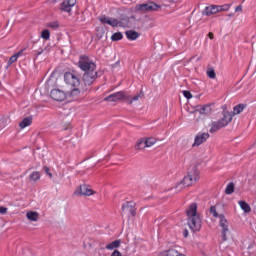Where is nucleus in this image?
I'll return each mask as SVG.
<instances>
[{
	"instance_id": "nucleus-4",
	"label": "nucleus",
	"mask_w": 256,
	"mask_h": 256,
	"mask_svg": "<svg viewBox=\"0 0 256 256\" xmlns=\"http://www.w3.org/2000/svg\"><path fill=\"white\" fill-rule=\"evenodd\" d=\"M233 121V114L229 111L223 112V117L215 122H212V126L210 128V133H217L219 129H223V127H227L229 123Z\"/></svg>"
},
{
	"instance_id": "nucleus-2",
	"label": "nucleus",
	"mask_w": 256,
	"mask_h": 256,
	"mask_svg": "<svg viewBox=\"0 0 256 256\" xmlns=\"http://www.w3.org/2000/svg\"><path fill=\"white\" fill-rule=\"evenodd\" d=\"M188 225L192 231H201V217L197 213V203H192L186 210Z\"/></svg>"
},
{
	"instance_id": "nucleus-20",
	"label": "nucleus",
	"mask_w": 256,
	"mask_h": 256,
	"mask_svg": "<svg viewBox=\"0 0 256 256\" xmlns=\"http://www.w3.org/2000/svg\"><path fill=\"white\" fill-rule=\"evenodd\" d=\"M239 205L242 211H244V213H251V206H249L247 202L241 200L239 201Z\"/></svg>"
},
{
	"instance_id": "nucleus-18",
	"label": "nucleus",
	"mask_w": 256,
	"mask_h": 256,
	"mask_svg": "<svg viewBox=\"0 0 256 256\" xmlns=\"http://www.w3.org/2000/svg\"><path fill=\"white\" fill-rule=\"evenodd\" d=\"M21 55H23V50L19 51L18 53L12 55L8 61V67H11V65H13V63L17 62V59H19V57H21Z\"/></svg>"
},
{
	"instance_id": "nucleus-42",
	"label": "nucleus",
	"mask_w": 256,
	"mask_h": 256,
	"mask_svg": "<svg viewBox=\"0 0 256 256\" xmlns=\"http://www.w3.org/2000/svg\"><path fill=\"white\" fill-rule=\"evenodd\" d=\"M41 53H43V50H41L40 52H38L37 55H41Z\"/></svg>"
},
{
	"instance_id": "nucleus-36",
	"label": "nucleus",
	"mask_w": 256,
	"mask_h": 256,
	"mask_svg": "<svg viewBox=\"0 0 256 256\" xmlns=\"http://www.w3.org/2000/svg\"><path fill=\"white\" fill-rule=\"evenodd\" d=\"M5 213H7V208L0 206V215H5Z\"/></svg>"
},
{
	"instance_id": "nucleus-3",
	"label": "nucleus",
	"mask_w": 256,
	"mask_h": 256,
	"mask_svg": "<svg viewBox=\"0 0 256 256\" xmlns=\"http://www.w3.org/2000/svg\"><path fill=\"white\" fill-rule=\"evenodd\" d=\"M210 213L215 219L219 218V226L221 227L222 241H227V233H229V224L225 215L217 212V205L210 207Z\"/></svg>"
},
{
	"instance_id": "nucleus-24",
	"label": "nucleus",
	"mask_w": 256,
	"mask_h": 256,
	"mask_svg": "<svg viewBox=\"0 0 256 256\" xmlns=\"http://www.w3.org/2000/svg\"><path fill=\"white\" fill-rule=\"evenodd\" d=\"M145 148H147V143H146V140H145V138H142V139H140L138 142H137V144H136V146H135V149H145Z\"/></svg>"
},
{
	"instance_id": "nucleus-28",
	"label": "nucleus",
	"mask_w": 256,
	"mask_h": 256,
	"mask_svg": "<svg viewBox=\"0 0 256 256\" xmlns=\"http://www.w3.org/2000/svg\"><path fill=\"white\" fill-rule=\"evenodd\" d=\"M146 141V147H153V145H155V143H157V139H155L154 137H150V138H145Z\"/></svg>"
},
{
	"instance_id": "nucleus-14",
	"label": "nucleus",
	"mask_w": 256,
	"mask_h": 256,
	"mask_svg": "<svg viewBox=\"0 0 256 256\" xmlns=\"http://www.w3.org/2000/svg\"><path fill=\"white\" fill-rule=\"evenodd\" d=\"M94 194L95 192L85 184L80 185L79 188H77V190L75 191V195H84L86 197H90V195H94Z\"/></svg>"
},
{
	"instance_id": "nucleus-30",
	"label": "nucleus",
	"mask_w": 256,
	"mask_h": 256,
	"mask_svg": "<svg viewBox=\"0 0 256 256\" xmlns=\"http://www.w3.org/2000/svg\"><path fill=\"white\" fill-rule=\"evenodd\" d=\"M112 41H121L123 39V34L121 32H116L111 36Z\"/></svg>"
},
{
	"instance_id": "nucleus-10",
	"label": "nucleus",
	"mask_w": 256,
	"mask_h": 256,
	"mask_svg": "<svg viewBox=\"0 0 256 256\" xmlns=\"http://www.w3.org/2000/svg\"><path fill=\"white\" fill-rule=\"evenodd\" d=\"M123 99H128V97L125 95V92L120 91L107 96L104 98V101H107L108 103H117V101H123Z\"/></svg>"
},
{
	"instance_id": "nucleus-15",
	"label": "nucleus",
	"mask_w": 256,
	"mask_h": 256,
	"mask_svg": "<svg viewBox=\"0 0 256 256\" xmlns=\"http://www.w3.org/2000/svg\"><path fill=\"white\" fill-rule=\"evenodd\" d=\"M125 35L129 41H137V39H139L140 36L139 32L135 30H127L125 32Z\"/></svg>"
},
{
	"instance_id": "nucleus-11",
	"label": "nucleus",
	"mask_w": 256,
	"mask_h": 256,
	"mask_svg": "<svg viewBox=\"0 0 256 256\" xmlns=\"http://www.w3.org/2000/svg\"><path fill=\"white\" fill-rule=\"evenodd\" d=\"M50 97L54 100V101H65L67 99V93H65V91L60 90V89H53L50 92Z\"/></svg>"
},
{
	"instance_id": "nucleus-27",
	"label": "nucleus",
	"mask_w": 256,
	"mask_h": 256,
	"mask_svg": "<svg viewBox=\"0 0 256 256\" xmlns=\"http://www.w3.org/2000/svg\"><path fill=\"white\" fill-rule=\"evenodd\" d=\"M166 256H185V255L179 253V251H177L175 248H171L167 251Z\"/></svg>"
},
{
	"instance_id": "nucleus-39",
	"label": "nucleus",
	"mask_w": 256,
	"mask_h": 256,
	"mask_svg": "<svg viewBox=\"0 0 256 256\" xmlns=\"http://www.w3.org/2000/svg\"><path fill=\"white\" fill-rule=\"evenodd\" d=\"M111 256H122V255H121V252H119V250H114Z\"/></svg>"
},
{
	"instance_id": "nucleus-16",
	"label": "nucleus",
	"mask_w": 256,
	"mask_h": 256,
	"mask_svg": "<svg viewBox=\"0 0 256 256\" xmlns=\"http://www.w3.org/2000/svg\"><path fill=\"white\" fill-rule=\"evenodd\" d=\"M32 123H33V117L29 116V117L24 118L19 123V127H20V129H25V127L31 126Z\"/></svg>"
},
{
	"instance_id": "nucleus-22",
	"label": "nucleus",
	"mask_w": 256,
	"mask_h": 256,
	"mask_svg": "<svg viewBox=\"0 0 256 256\" xmlns=\"http://www.w3.org/2000/svg\"><path fill=\"white\" fill-rule=\"evenodd\" d=\"M108 25H110V27H123V23L115 18H109Z\"/></svg>"
},
{
	"instance_id": "nucleus-41",
	"label": "nucleus",
	"mask_w": 256,
	"mask_h": 256,
	"mask_svg": "<svg viewBox=\"0 0 256 256\" xmlns=\"http://www.w3.org/2000/svg\"><path fill=\"white\" fill-rule=\"evenodd\" d=\"M208 37H209L210 39H213V32H209Z\"/></svg>"
},
{
	"instance_id": "nucleus-33",
	"label": "nucleus",
	"mask_w": 256,
	"mask_h": 256,
	"mask_svg": "<svg viewBox=\"0 0 256 256\" xmlns=\"http://www.w3.org/2000/svg\"><path fill=\"white\" fill-rule=\"evenodd\" d=\"M47 27H50V29H59V22L54 21L47 24Z\"/></svg>"
},
{
	"instance_id": "nucleus-21",
	"label": "nucleus",
	"mask_w": 256,
	"mask_h": 256,
	"mask_svg": "<svg viewBox=\"0 0 256 256\" xmlns=\"http://www.w3.org/2000/svg\"><path fill=\"white\" fill-rule=\"evenodd\" d=\"M26 217L29 219V221H39V213L37 212H27Z\"/></svg>"
},
{
	"instance_id": "nucleus-5",
	"label": "nucleus",
	"mask_w": 256,
	"mask_h": 256,
	"mask_svg": "<svg viewBox=\"0 0 256 256\" xmlns=\"http://www.w3.org/2000/svg\"><path fill=\"white\" fill-rule=\"evenodd\" d=\"M229 9H231V4L210 5L204 8L202 15L211 17V15H217V13H221V11H229Z\"/></svg>"
},
{
	"instance_id": "nucleus-17",
	"label": "nucleus",
	"mask_w": 256,
	"mask_h": 256,
	"mask_svg": "<svg viewBox=\"0 0 256 256\" xmlns=\"http://www.w3.org/2000/svg\"><path fill=\"white\" fill-rule=\"evenodd\" d=\"M200 113V115H210L211 114V106L205 105L200 106L196 109Z\"/></svg>"
},
{
	"instance_id": "nucleus-25",
	"label": "nucleus",
	"mask_w": 256,
	"mask_h": 256,
	"mask_svg": "<svg viewBox=\"0 0 256 256\" xmlns=\"http://www.w3.org/2000/svg\"><path fill=\"white\" fill-rule=\"evenodd\" d=\"M234 191H235V184H233V182H230L225 189V193L226 195H231L232 193H234Z\"/></svg>"
},
{
	"instance_id": "nucleus-35",
	"label": "nucleus",
	"mask_w": 256,
	"mask_h": 256,
	"mask_svg": "<svg viewBox=\"0 0 256 256\" xmlns=\"http://www.w3.org/2000/svg\"><path fill=\"white\" fill-rule=\"evenodd\" d=\"M141 98V94H138L136 96H134L130 101H129V105L133 104V101H139V99Z\"/></svg>"
},
{
	"instance_id": "nucleus-12",
	"label": "nucleus",
	"mask_w": 256,
	"mask_h": 256,
	"mask_svg": "<svg viewBox=\"0 0 256 256\" xmlns=\"http://www.w3.org/2000/svg\"><path fill=\"white\" fill-rule=\"evenodd\" d=\"M210 135L209 133H198L195 136L194 143L192 144V147H199V145H203L207 139H209Z\"/></svg>"
},
{
	"instance_id": "nucleus-19",
	"label": "nucleus",
	"mask_w": 256,
	"mask_h": 256,
	"mask_svg": "<svg viewBox=\"0 0 256 256\" xmlns=\"http://www.w3.org/2000/svg\"><path fill=\"white\" fill-rule=\"evenodd\" d=\"M120 245H121V240H115V241L111 242L110 244H107L105 248L108 251H113V249H117Z\"/></svg>"
},
{
	"instance_id": "nucleus-40",
	"label": "nucleus",
	"mask_w": 256,
	"mask_h": 256,
	"mask_svg": "<svg viewBox=\"0 0 256 256\" xmlns=\"http://www.w3.org/2000/svg\"><path fill=\"white\" fill-rule=\"evenodd\" d=\"M183 236H184L185 238L189 237V231L184 230Z\"/></svg>"
},
{
	"instance_id": "nucleus-8",
	"label": "nucleus",
	"mask_w": 256,
	"mask_h": 256,
	"mask_svg": "<svg viewBox=\"0 0 256 256\" xmlns=\"http://www.w3.org/2000/svg\"><path fill=\"white\" fill-rule=\"evenodd\" d=\"M64 81H65L66 85L73 87L72 95L79 93V90L77 89V87H79V85H81V82L79 81V78L75 76V74H73L71 72H66L64 74Z\"/></svg>"
},
{
	"instance_id": "nucleus-29",
	"label": "nucleus",
	"mask_w": 256,
	"mask_h": 256,
	"mask_svg": "<svg viewBox=\"0 0 256 256\" xmlns=\"http://www.w3.org/2000/svg\"><path fill=\"white\" fill-rule=\"evenodd\" d=\"M206 73L209 79H215V77H217V74L215 73V69L213 68H208Z\"/></svg>"
},
{
	"instance_id": "nucleus-31",
	"label": "nucleus",
	"mask_w": 256,
	"mask_h": 256,
	"mask_svg": "<svg viewBox=\"0 0 256 256\" xmlns=\"http://www.w3.org/2000/svg\"><path fill=\"white\" fill-rule=\"evenodd\" d=\"M31 181H39L41 179V174L38 171L33 172L30 175Z\"/></svg>"
},
{
	"instance_id": "nucleus-38",
	"label": "nucleus",
	"mask_w": 256,
	"mask_h": 256,
	"mask_svg": "<svg viewBox=\"0 0 256 256\" xmlns=\"http://www.w3.org/2000/svg\"><path fill=\"white\" fill-rule=\"evenodd\" d=\"M44 171L47 175H49V177H53V174H51L50 170H49V167L45 166L44 167Z\"/></svg>"
},
{
	"instance_id": "nucleus-1",
	"label": "nucleus",
	"mask_w": 256,
	"mask_h": 256,
	"mask_svg": "<svg viewBox=\"0 0 256 256\" xmlns=\"http://www.w3.org/2000/svg\"><path fill=\"white\" fill-rule=\"evenodd\" d=\"M77 65L81 71H84L82 76L84 85H93L95 79H97V64L89 56L82 55L79 57Z\"/></svg>"
},
{
	"instance_id": "nucleus-37",
	"label": "nucleus",
	"mask_w": 256,
	"mask_h": 256,
	"mask_svg": "<svg viewBox=\"0 0 256 256\" xmlns=\"http://www.w3.org/2000/svg\"><path fill=\"white\" fill-rule=\"evenodd\" d=\"M241 11H243V6H242V5H238V6L235 8V13H241Z\"/></svg>"
},
{
	"instance_id": "nucleus-9",
	"label": "nucleus",
	"mask_w": 256,
	"mask_h": 256,
	"mask_svg": "<svg viewBox=\"0 0 256 256\" xmlns=\"http://www.w3.org/2000/svg\"><path fill=\"white\" fill-rule=\"evenodd\" d=\"M121 215H131L132 217H135L137 215V209L135 208L134 202H126L122 205L121 208Z\"/></svg>"
},
{
	"instance_id": "nucleus-43",
	"label": "nucleus",
	"mask_w": 256,
	"mask_h": 256,
	"mask_svg": "<svg viewBox=\"0 0 256 256\" xmlns=\"http://www.w3.org/2000/svg\"><path fill=\"white\" fill-rule=\"evenodd\" d=\"M5 120H1V123H3Z\"/></svg>"
},
{
	"instance_id": "nucleus-34",
	"label": "nucleus",
	"mask_w": 256,
	"mask_h": 256,
	"mask_svg": "<svg viewBox=\"0 0 256 256\" xmlns=\"http://www.w3.org/2000/svg\"><path fill=\"white\" fill-rule=\"evenodd\" d=\"M183 95L186 99H191L193 97V94H191V92L184 90L183 91Z\"/></svg>"
},
{
	"instance_id": "nucleus-7",
	"label": "nucleus",
	"mask_w": 256,
	"mask_h": 256,
	"mask_svg": "<svg viewBox=\"0 0 256 256\" xmlns=\"http://www.w3.org/2000/svg\"><path fill=\"white\" fill-rule=\"evenodd\" d=\"M161 9V5L153 1L146 2L144 4H138L135 7L136 13H153Z\"/></svg>"
},
{
	"instance_id": "nucleus-32",
	"label": "nucleus",
	"mask_w": 256,
	"mask_h": 256,
	"mask_svg": "<svg viewBox=\"0 0 256 256\" xmlns=\"http://www.w3.org/2000/svg\"><path fill=\"white\" fill-rule=\"evenodd\" d=\"M110 18L111 17H107V16L103 15V16H100L99 21H100V23H103V25H108Z\"/></svg>"
},
{
	"instance_id": "nucleus-13",
	"label": "nucleus",
	"mask_w": 256,
	"mask_h": 256,
	"mask_svg": "<svg viewBox=\"0 0 256 256\" xmlns=\"http://www.w3.org/2000/svg\"><path fill=\"white\" fill-rule=\"evenodd\" d=\"M76 4L77 0H65L60 4V10L64 11V13H71V9H73Z\"/></svg>"
},
{
	"instance_id": "nucleus-6",
	"label": "nucleus",
	"mask_w": 256,
	"mask_h": 256,
	"mask_svg": "<svg viewBox=\"0 0 256 256\" xmlns=\"http://www.w3.org/2000/svg\"><path fill=\"white\" fill-rule=\"evenodd\" d=\"M199 181V170L196 166H192L188 170V175L184 177L182 183L184 187H189L193 185V183H197Z\"/></svg>"
},
{
	"instance_id": "nucleus-26",
	"label": "nucleus",
	"mask_w": 256,
	"mask_h": 256,
	"mask_svg": "<svg viewBox=\"0 0 256 256\" xmlns=\"http://www.w3.org/2000/svg\"><path fill=\"white\" fill-rule=\"evenodd\" d=\"M41 38L44 39L45 41H49L51 38V32H49L48 29H45L41 32Z\"/></svg>"
},
{
	"instance_id": "nucleus-23",
	"label": "nucleus",
	"mask_w": 256,
	"mask_h": 256,
	"mask_svg": "<svg viewBox=\"0 0 256 256\" xmlns=\"http://www.w3.org/2000/svg\"><path fill=\"white\" fill-rule=\"evenodd\" d=\"M245 107H247L245 104L236 105L233 109V115H239L240 113H243Z\"/></svg>"
}]
</instances>
